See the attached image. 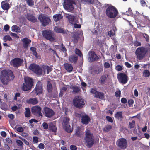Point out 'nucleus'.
Returning <instances> with one entry per match:
<instances>
[{"mask_svg":"<svg viewBox=\"0 0 150 150\" xmlns=\"http://www.w3.org/2000/svg\"><path fill=\"white\" fill-rule=\"evenodd\" d=\"M104 66L105 68H108L110 67V65L109 63L105 62L104 63Z\"/></svg>","mask_w":150,"mask_h":150,"instance_id":"338daca9","label":"nucleus"},{"mask_svg":"<svg viewBox=\"0 0 150 150\" xmlns=\"http://www.w3.org/2000/svg\"><path fill=\"white\" fill-rule=\"evenodd\" d=\"M106 118L108 122H110L111 123H112L113 122V119L111 117L109 116H106Z\"/></svg>","mask_w":150,"mask_h":150,"instance_id":"680f3d73","label":"nucleus"},{"mask_svg":"<svg viewBox=\"0 0 150 150\" xmlns=\"http://www.w3.org/2000/svg\"><path fill=\"white\" fill-rule=\"evenodd\" d=\"M1 7L4 10H8L10 8L9 4L5 2L1 3Z\"/></svg>","mask_w":150,"mask_h":150,"instance_id":"e433bc0d","label":"nucleus"},{"mask_svg":"<svg viewBox=\"0 0 150 150\" xmlns=\"http://www.w3.org/2000/svg\"><path fill=\"white\" fill-rule=\"evenodd\" d=\"M16 143L18 146H21L23 147V143L20 140H17L16 141Z\"/></svg>","mask_w":150,"mask_h":150,"instance_id":"864d4df0","label":"nucleus"},{"mask_svg":"<svg viewBox=\"0 0 150 150\" xmlns=\"http://www.w3.org/2000/svg\"><path fill=\"white\" fill-rule=\"evenodd\" d=\"M26 3L30 6H32L34 5V2L33 0H27Z\"/></svg>","mask_w":150,"mask_h":150,"instance_id":"de8ad7c7","label":"nucleus"},{"mask_svg":"<svg viewBox=\"0 0 150 150\" xmlns=\"http://www.w3.org/2000/svg\"><path fill=\"white\" fill-rule=\"evenodd\" d=\"M85 137L84 140L86 146L88 148H91L94 144V136L92 133L89 130L86 129L85 132Z\"/></svg>","mask_w":150,"mask_h":150,"instance_id":"f03ea898","label":"nucleus"},{"mask_svg":"<svg viewBox=\"0 0 150 150\" xmlns=\"http://www.w3.org/2000/svg\"><path fill=\"white\" fill-rule=\"evenodd\" d=\"M29 69L37 75H41L42 74V68L35 64H31L29 67Z\"/></svg>","mask_w":150,"mask_h":150,"instance_id":"9b49d317","label":"nucleus"},{"mask_svg":"<svg viewBox=\"0 0 150 150\" xmlns=\"http://www.w3.org/2000/svg\"><path fill=\"white\" fill-rule=\"evenodd\" d=\"M78 57L76 55H73L70 56L69 58V60L72 63H75L77 61Z\"/></svg>","mask_w":150,"mask_h":150,"instance_id":"c756f323","label":"nucleus"},{"mask_svg":"<svg viewBox=\"0 0 150 150\" xmlns=\"http://www.w3.org/2000/svg\"><path fill=\"white\" fill-rule=\"evenodd\" d=\"M126 13V14L128 16H131L133 15L132 10L130 8H129L128 11H127Z\"/></svg>","mask_w":150,"mask_h":150,"instance_id":"8fccbe9b","label":"nucleus"},{"mask_svg":"<svg viewBox=\"0 0 150 150\" xmlns=\"http://www.w3.org/2000/svg\"><path fill=\"white\" fill-rule=\"evenodd\" d=\"M89 53L90 54L89 57L91 62L98 60V57L94 52H90Z\"/></svg>","mask_w":150,"mask_h":150,"instance_id":"393cba45","label":"nucleus"},{"mask_svg":"<svg viewBox=\"0 0 150 150\" xmlns=\"http://www.w3.org/2000/svg\"><path fill=\"white\" fill-rule=\"evenodd\" d=\"M22 41L24 48H28L30 43L31 42V40L27 38H25L22 40Z\"/></svg>","mask_w":150,"mask_h":150,"instance_id":"b1692460","label":"nucleus"},{"mask_svg":"<svg viewBox=\"0 0 150 150\" xmlns=\"http://www.w3.org/2000/svg\"><path fill=\"white\" fill-rule=\"evenodd\" d=\"M75 23L73 24L74 25V27L75 28H80L81 27V25H80L77 24V23Z\"/></svg>","mask_w":150,"mask_h":150,"instance_id":"0e129e2a","label":"nucleus"},{"mask_svg":"<svg viewBox=\"0 0 150 150\" xmlns=\"http://www.w3.org/2000/svg\"><path fill=\"white\" fill-rule=\"evenodd\" d=\"M91 92V93L94 94V97L95 98L103 99L105 97L104 94L103 92L97 91L95 89H92Z\"/></svg>","mask_w":150,"mask_h":150,"instance_id":"6ab92c4d","label":"nucleus"},{"mask_svg":"<svg viewBox=\"0 0 150 150\" xmlns=\"http://www.w3.org/2000/svg\"><path fill=\"white\" fill-rule=\"evenodd\" d=\"M75 53L80 57H81L82 55V53L80 50L76 48L75 49Z\"/></svg>","mask_w":150,"mask_h":150,"instance_id":"3c124183","label":"nucleus"},{"mask_svg":"<svg viewBox=\"0 0 150 150\" xmlns=\"http://www.w3.org/2000/svg\"><path fill=\"white\" fill-rule=\"evenodd\" d=\"M117 78L119 82L123 85L126 84L128 82V76L125 73H120L117 74Z\"/></svg>","mask_w":150,"mask_h":150,"instance_id":"1a4fd4ad","label":"nucleus"},{"mask_svg":"<svg viewBox=\"0 0 150 150\" xmlns=\"http://www.w3.org/2000/svg\"><path fill=\"white\" fill-rule=\"evenodd\" d=\"M81 1L84 4H93L94 3L93 0H81Z\"/></svg>","mask_w":150,"mask_h":150,"instance_id":"a18cd8bd","label":"nucleus"},{"mask_svg":"<svg viewBox=\"0 0 150 150\" xmlns=\"http://www.w3.org/2000/svg\"><path fill=\"white\" fill-rule=\"evenodd\" d=\"M94 31L93 32V34L96 35H97L101 34L102 31L100 28V24L96 22L95 23Z\"/></svg>","mask_w":150,"mask_h":150,"instance_id":"aec40b11","label":"nucleus"},{"mask_svg":"<svg viewBox=\"0 0 150 150\" xmlns=\"http://www.w3.org/2000/svg\"><path fill=\"white\" fill-rule=\"evenodd\" d=\"M103 43L101 40H98L97 41V44L99 46L100 48L103 47Z\"/></svg>","mask_w":150,"mask_h":150,"instance_id":"6e6d98bb","label":"nucleus"},{"mask_svg":"<svg viewBox=\"0 0 150 150\" xmlns=\"http://www.w3.org/2000/svg\"><path fill=\"white\" fill-rule=\"evenodd\" d=\"M42 126L45 129H47L48 128V125L46 122H43L42 124Z\"/></svg>","mask_w":150,"mask_h":150,"instance_id":"bf43d9fd","label":"nucleus"},{"mask_svg":"<svg viewBox=\"0 0 150 150\" xmlns=\"http://www.w3.org/2000/svg\"><path fill=\"white\" fill-rule=\"evenodd\" d=\"M47 91L49 93H51L52 91V86L50 81L47 82Z\"/></svg>","mask_w":150,"mask_h":150,"instance_id":"2f4dec72","label":"nucleus"},{"mask_svg":"<svg viewBox=\"0 0 150 150\" xmlns=\"http://www.w3.org/2000/svg\"><path fill=\"white\" fill-rule=\"evenodd\" d=\"M43 90L42 83L40 81H39L37 83L35 88L33 90L32 92L35 95H39L42 93Z\"/></svg>","mask_w":150,"mask_h":150,"instance_id":"f8f14e48","label":"nucleus"},{"mask_svg":"<svg viewBox=\"0 0 150 150\" xmlns=\"http://www.w3.org/2000/svg\"><path fill=\"white\" fill-rule=\"evenodd\" d=\"M71 88L73 90V92L74 94L77 93L81 91L80 87L76 86H72L71 87Z\"/></svg>","mask_w":150,"mask_h":150,"instance_id":"7c9ffc66","label":"nucleus"},{"mask_svg":"<svg viewBox=\"0 0 150 150\" xmlns=\"http://www.w3.org/2000/svg\"><path fill=\"white\" fill-rule=\"evenodd\" d=\"M26 102L29 104H31L33 105H35L38 104V99L36 98H30Z\"/></svg>","mask_w":150,"mask_h":150,"instance_id":"a878e982","label":"nucleus"},{"mask_svg":"<svg viewBox=\"0 0 150 150\" xmlns=\"http://www.w3.org/2000/svg\"><path fill=\"white\" fill-rule=\"evenodd\" d=\"M9 26L8 25L6 24L5 25L4 27V29L6 31H8L9 29Z\"/></svg>","mask_w":150,"mask_h":150,"instance_id":"052dcab7","label":"nucleus"},{"mask_svg":"<svg viewBox=\"0 0 150 150\" xmlns=\"http://www.w3.org/2000/svg\"><path fill=\"white\" fill-rule=\"evenodd\" d=\"M38 18L43 27L47 26L51 22V20L48 17L42 14L39 15Z\"/></svg>","mask_w":150,"mask_h":150,"instance_id":"6e6552de","label":"nucleus"},{"mask_svg":"<svg viewBox=\"0 0 150 150\" xmlns=\"http://www.w3.org/2000/svg\"><path fill=\"white\" fill-rule=\"evenodd\" d=\"M103 71V69L102 67H99L96 69L94 70V71L96 74H98L101 73Z\"/></svg>","mask_w":150,"mask_h":150,"instance_id":"a19ab883","label":"nucleus"},{"mask_svg":"<svg viewBox=\"0 0 150 150\" xmlns=\"http://www.w3.org/2000/svg\"><path fill=\"white\" fill-rule=\"evenodd\" d=\"M39 148L40 149H43L44 148V146L42 143H40L38 146Z\"/></svg>","mask_w":150,"mask_h":150,"instance_id":"774afa93","label":"nucleus"},{"mask_svg":"<svg viewBox=\"0 0 150 150\" xmlns=\"http://www.w3.org/2000/svg\"><path fill=\"white\" fill-rule=\"evenodd\" d=\"M73 103L74 106L79 108H82L85 105L83 99L79 96H76L74 98Z\"/></svg>","mask_w":150,"mask_h":150,"instance_id":"0eeeda50","label":"nucleus"},{"mask_svg":"<svg viewBox=\"0 0 150 150\" xmlns=\"http://www.w3.org/2000/svg\"><path fill=\"white\" fill-rule=\"evenodd\" d=\"M112 126L110 125H107L103 129V131L108 132L112 128Z\"/></svg>","mask_w":150,"mask_h":150,"instance_id":"49530a36","label":"nucleus"},{"mask_svg":"<svg viewBox=\"0 0 150 150\" xmlns=\"http://www.w3.org/2000/svg\"><path fill=\"white\" fill-rule=\"evenodd\" d=\"M25 115L26 117L28 118L30 117V111L29 108H25Z\"/></svg>","mask_w":150,"mask_h":150,"instance_id":"58836bf2","label":"nucleus"},{"mask_svg":"<svg viewBox=\"0 0 150 150\" xmlns=\"http://www.w3.org/2000/svg\"><path fill=\"white\" fill-rule=\"evenodd\" d=\"M115 69L116 70L118 71H120L123 69V68L121 66L118 65L116 67Z\"/></svg>","mask_w":150,"mask_h":150,"instance_id":"4d7b16f0","label":"nucleus"},{"mask_svg":"<svg viewBox=\"0 0 150 150\" xmlns=\"http://www.w3.org/2000/svg\"><path fill=\"white\" fill-rule=\"evenodd\" d=\"M90 120V118L88 115H85L82 116L81 122L83 124L86 125L89 123Z\"/></svg>","mask_w":150,"mask_h":150,"instance_id":"412c9836","label":"nucleus"},{"mask_svg":"<svg viewBox=\"0 0 150 150\" xmlns=\"http://www.w3.org/2000/svg\"><path fill=\"white\" fill-rule=\"evenodd\" d=\"M67 18L69 23L72 24L75 23H79L77 18L75 16L72 15L67 16Z\"/></svg>","mask_w":150,"mask_h":150,"instance_id":"5701e85b","label":"nucleus"},{"mask_svg":"<svg viewBox=\"0 0 150 150\" xmlns=\"http://www.w3.org/2000/svg\"><path fill=\"white\" fill-rule=\"evenodd\" d=\"M33 142L34 143H37L38 142V138L37 137H33Z\"/></svg>","mask_w":150,"mask_h":150,"instance_id":"e2e57ef3","label":"nucleus"},{"mask_svg":"<svg viewBox=\"0 0 150 150\" xmlns=\"http://www.w3.org/2000/svg\"><path fill=\"white\" fill-rule=\"evenodd\" d=\"M64 66L65 69L69 72H71L72 71L73 68L72 65L70 64L66 63L64 64Z\"/></svg>","mask_w":150,"mask_h":150,"instance_id":"cd10ccee","label":"nucleus"},{"mask_svg":"<svg viewBox=\"0 0 150 150\" xmlns=\"http://www.w3.org/2000/svg\"><path fill=\"white\" fill-rule=\"evenodd\" d=\"M26 17L28 20L33 23L36 22L37 21V19L33 14H27Z\"/></svg>","mask_w":150,"mask_h":150,"instance_id":"bb28decb","label":"nucleus"},{"mask_svg":"<svg viewBox=\"0 0 150 150\" xmlns=\"http://www.w3.org/2000/svg\"><path fill=\"white\" fill-rule=\"evenodd\" d=\"M15 77L12 71L10 70H4L1 73L0 79L2 83L6 85L11 80H13Z\"/></svg>","mask_w":150,"mask_h":150,"instance_id":"f257e3e1","label":"nucleus"},{"mask_svg":"<svg viewBox=\"0 0 150 150\" xmlns=\"http://www.w3.org/2000/svg\"><path fill=\"white\" fill-rule=\"evenodd\" d=\"M147 52V49L145 48L139 47L136 50L135 54L137 59L139 60H141L145 57Z\"/></svg>","mask_w":150,"mask_h":150,"instance_id":"423d86ee","label":"nucleus"},{"mask_svg":"<svg viewBox=\"0 0 150 150\" xmlns=\"http://www.w3.org/2000/svg\"><path fill=\"white\" fill-rule=\"evenodd\" d=\"M55 32L57 33H60L64 34L65 32L63 28H61L59 26H55L54 29Z\"/></svg>","mask_w":150,"mask_h":150,"instance_id":"c85d7f7f","label":"nucleus"},{"mask_svg":"<svg viewBox=\"0 0 150 150\" xmlns=\"http://www.w3.org/2000/svg\"><path fill=\"white\" fill-rule=\"evenodd\" d=\"M135 124V121L134 120H132L131 122L129 123V126L130 129L133 128L134 127Z\"/></svg>","mask_w":150,"mask_h":150,"instance_id":"09e8293b","label":"nucleus"},{"mask_svg":"<svg viewBox=\"0 0 150 150\" xmlns=\"http://www.w3.org/2000/svg\"><path fill=\"white\" fill-rule=\"evenodd\" d=\"M75 135L78 137H80L82 135V131L81 129L79 127H78L75 131Z\"/></svg>","mask_w":150,"mask_h":150,"instance_id":"c9c22d12","label":"nucleus"},{"mask_svg":"<svg viewBox=\"0 0 150 150\" xmlns=\"http://www.w3.org/2000/svg\"><path fill=\"white\" fill-rule=\"evenodd\" d=\"M74 3V2L73 0H65L64 2V7L65 9L70 12L74 9L73 6Z\"/></svg>","mask_w":150,"mask_h":150,"instance_id":"4468645a","label":"nucleus"},{"mask_svg":"<svg viewBox=\"0 0 150 150\" xmlns=\"http://www.w3.org/2000/svg\"><path fill=\"white\" fill-rule=\"evenodd\" d=\"M42 113L45 116L48 118H51L55 114V113L52 109L47 107L44 108Z\"/></svg>","mask_w":150,"mask_h":150,"instance_id":"2eb2a0df","label":"nucleus"},{"mask_svg":"<svg viewBox=\"0 0 150 150\" xmlns=\"http://www.w3.org/2000/svg\"><path fill=\"white\" fill-rule=\"evenodd\" d=\"M49 129L50 130L54 132H55L57 131L56 127L52 123H50L49 124Z\"/></svg>","mask_w":150,"mask_h":150,"instance_id":"f704fd0d","label":"nucleus"},{"mask_svg":"<svg viewBox=\"0 0 150 150\" xmlns=\"http://www.w3.org/2000/svg\"><path fill=\"white\" fill-rule=\"evenodd\" d=\"M117 145L120 148L125 149L127 146V140L124 138H121L119 139L117 142Z\"/></svg>","mask_w":150,"mask_h":150,"instance_id":"a211bd4d","label":"nucleus"},{"mask_svg":"<svg viewBox=\"0 0 150 150\" xmlns=\"http://www.w3.org/2000/svg\"><path fill=\"white\" fill-rule=\"evenodd\" d=\"M29 69L37 75H41L42 74V68L35 64H31L29 67Z\"/></svg>","mask_w":150,"mask_h":150,"instance_id":"9d476101","label":"nucleus"},{"mask_svg":"<svg viewBox=\"0 0 150 150\" xmlns=\"http://www.w3.org/2000/svg\"><path fill=\"white\" fill-rule=\"evenodd\" d=\"M41 108L39 106H33L31 108V112L32 113L38 117H42V115L41 113Z\"/></svg>","mask_w":150,"mask_h":150,"instance_id":"dca6fc26","label":"nucleus"},{"mask_svg":"<svg viewBox=\"0 0 150 150\" xmlns=\"http://www.w3.org/2000/svg\"><path fill=\"white\" fill-rule=\"evenodd\" d=\"M6 140L7 143L9 145H11L12 143V141L11 139L9 138H6Z\"/></svg>","mask_w":150,"mask_h":150,"instance_id":"13d9d810","label":"nucleus"},{"mask_svg":"<svg viewBox=\"0 0 150 150\" xmlns=\"http://www.w3.org/2000/svg\"><path fill=\"white\" fill-rule=\"evenodd\" d=\"M63 17V16H62V15L60 14L54 15L53 16L54 20L55 22L60 20Z\"/></svg>","mask_w":150,"mask_h":150,"instance_id":"473e14b6","label":"nucleus"},{"mask_svg":"<svg viewBox=\"0 0 150 150\" xmlns=\"http://www.w3.org/2000/svg\"><path fill=\"white\" fill-rule=\"evenodd\" d=\"M23 61L22 59L19 58H15L11 60L10 64L14 67H18L21 65Z\"/></svg>","mask_w":150,"mask_h":150,"instance_id":"f3484780","label":"nucleus"},{"mask_svg":"<svg viewBox=\"0 0 150 150\" xmlns=\"http://www.w3.org/2000/svg\"><path fill=\"white\" fill-rule=\"evenodd\" d=\"M143 74L144 77H148L150 76V72L148 70H144L143 72Z\"/></svg>","mask_w":150,"mask_h":150,"instance_id":"37998d69","label":"nucleus"},{"mask_svg":"<svg viewBox=\"0 0 150 150\" xmlns=\"http://www.w3.org/2000/svg\"><path fill=\"white\" fill-rule=\"evenodd\" d=\"M71 150H76L77 148L76 146L74 145H71L70 146Z\"/></svg>","mask_w":150,"mask_h":150,"instance_id":"69168bd1","label":"nucleus"},{"mask_svg":"<svg viewBox=\"0 0 150 150\" xmlns=\"http://www.w3.org/2000/svg\"><path fill=\"white\" fill-rule=\"evenodd\" d=\"M42 33L43 37L46 40L51 42L54 41L56 39V35L54 33L50 30H42Z\"/></svg>","mask_w":150,"mask_h":150,"instance_id":"39448f33","label":"nucleus"},{"mask_svg":"<svg viewBox=\"0 0 150 150\" xmlns=\"http://www.w3.org/2000/svg\"><path fill=\"white\" fill-rule=\"evenodd\" d=\"M69 118L66 117L64 118L62 123L64 129L68 133H71L73 131L72 129L71 128V126L69 125Z\"/></svg>","mask_w":150,"mask_h":150,"instance_id":"ddd939ff","label":"nucleus"},{"mask_svg":"<svg viewBox=\"0 0 150 150\" xmlns=\"http://www.w3.org/2000/svg\"><path fill=\"white\" fill-rule=\"evenodd\" d=\"M60 49L63 52H66L67 50L65 48V46L63 45V43H62L60 46Z\"/></svg>","mask_w":150,"mask_h":150,"instance_id":"603ef678","label":"nucleus"},{"mask_svg":"<svg viewBox=\"0 0 150 150\" xmlns=\"http://www.w3.org/2000/svg\"><path fill=\"white\" fill-rule=\"evenodd\" d=\"M3 40L6 42L7 41H12V39L9 35H7L4 37Z\"/></svg>","mask_w":150,"mask_h":150,"instance_id":"79ce46f5","label":"nucleus"},{"mask_svg":"<svg viewBox=\"0 0 150 150\" xmlns=\"http://www.w3.org/2000/svg\"><path fill=\"white\" fill-rule=\"evenodd\" d=\"M25 83H23L21 87L22 89L24 91L30 90L34 86V80L33 79L29 77L24 78Z\"/></svg>","mask_w":150,"mask_h":150,"instance_id":"7ed1b4c3","label":"nucleus"},{"mask_svg":"<svg viewBox=\"0 0 150 150\" xmlns=\"http://www.w3.org/2000/svg\"><path fill=\"white\" fill-rule=\"evenodd\" d=\"M12 31L13 32H18L20 30L18 26L16 25H14L11 27Z\"/></svg>","mask_w":150,"mask_h":150,"instance_id":"c03bdc74","label":"nucleus"},{"mask_svg":"<svg viewBox=\"0 0 150 150\" xmlns=\"http://www.w3.org/2000/svg\"><path fill=\"white\" fill-rule=\"evenodd\" d=\"M42 67L44 71L47 70V74L51 72L52 69V68L47 65H43Z\"/></svg>","mask_w":150,"mask_h":150,"instance_id":"72a5a7b5","label":"nucleus"},{"mask_svg":"<svg viewBox=\"0 0 150 150\" xmlns=\"http://www.w3.org/2000/svg\"><path fill=\"white\" fill-rule=\"evenodd\" d=\"M115 118L118 120L122 119V112H118L115 115Z\"/></svg>","mask_w":150,"mask_h":150,"instance_id":"4c0bfd02","label":"nucleus"},{"mask_svg":"<svg viewBox=\"0 0 150 150\" xmlns=\"http://www.w3.org/2000/svg\"><path fill=\"white\" fill-rule=\"evenodd\" d=\"M36 48L35 47H31L30 48V50L32 52L33 54L37 58L38 57V54L36 52Z\"/></svg>","mask_w":150,"mask_h":150,"instance_id":"ea45409f","label":"nucleus"},{"mask_svg":"<svg viewBox=\"0 0 150 150\" xmlns=\"http://www.w3.org/2000/svg\"><path fill=\"white\" fill-rule=\"evenodd\" d=\"M105 13L107 16L110 18H114L116 17L118 14V12L116 8L110 5L106 8Z\"/></svg>","mask_w":150,"mask_h":150,"instance_id":"20e7f679","label":"nucleus"},{"mask_svg":"<svg viewBox=\"0 0 150 150\" xmlns=\"http://www.w3.org/2000/svg\"><path fill=\"white\" fill-rule=\"evenodd\" d=\"M108 76V75L107 74L102 75L100 78L99 82L102 85L104 84Z\"/></svg>","mask_w":150,"mask_h":150,"instance_id":"4be33fe9","label":"nucleus"},{"mask_svg":"<svg viewBox=\"0 0 150 150\" xmlns=\"http://www.w3.org/2000/svg\"><path fill=\"white\" fill-rule=\"evenodd\" d=\"M134 45L136 47L140 46L141 45V43L137 40L134 41L133 42Z\"/></svg>","mask_w":150,"mask_h":150,"instance_id":"5fc2aeb1","label":"nucleus"}]
</instances>
